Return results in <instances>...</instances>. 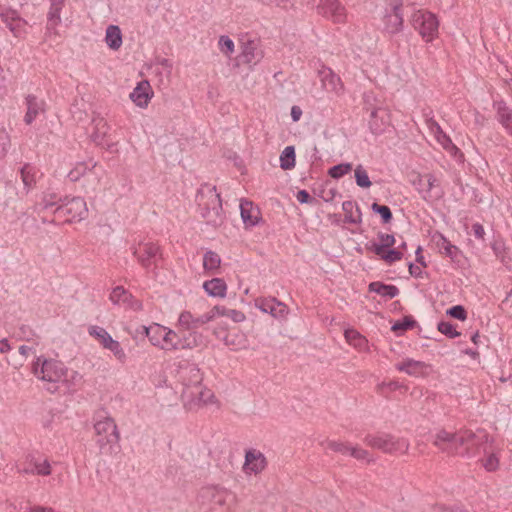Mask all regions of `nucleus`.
<instances>
[{"label":"nucleus","instance_id":"f257e3e1","mask_svg":"<svg viewBox=\"0 0 512 512\" xmlns=\"http://www.w3.org/2000/svg\"><path fill=\"white\" fill-rule=\"evenodd\" d=\"M140 329L152 346L166 352L193 350L206 345V339L201 332L179 335L175 330L159 323L142 325Z\"/></svg>","mask_w":512,"mask_h":512},{"label":"nucleus","instance_id":"f03ea898","mask_svg":"<svg viewBox=\"0 0 512 512\" xmlns=\"http://www.w3.org/2000/svg\"><path fill=\"white\" fill-rule=\"evenodd\" d=\"M32 373L40 381L46 382L57 387V384L63 383L70 389L82 376L77 371H71L60 361L47 359L44 356H38L32 363Z\"/></svg>","mask_w":512,"mask_h":512},{"label":"nucleus","instance_id":"7ed1b4c3","mask_svg":"<svg viewBox=\"0 0 512 512\" xmlns=\"http://www.w3.org/2000/svg\"><path fill=\"white\" fill-rule=\"evenodd\" d=\"M196 202L198 211L206 224L218 227L224 223L222 200L216 186L208 183L201 185L196 195Z\"/></svg>","mask_w":512,"mask_h":512},{"label":"nucleus","instance_id":"20e7f679","mask_svg":"<svg viewBox=\"0 0 512 512\" xmlns=\"http://www.w3.org/2000/svg\"><path fill=\"white\" fill-rule=\"evenodd\" d=\"M364 442L373 449L389 454H406L410 447V443L406 438L396 437L389 433L367 434Z\"/></svg>","mask_w":512,"mask_h":512},{"label":"nucleus","instance_id":"39448f33","mask_svg":"<svg viewBox=\"0 0 512 512\" xmlns=\"http://www.w3.org/2000/svg\"><path fill=\"white\" fill-rule=\"evenodd\" d=\"M96 443L101 453H109L114 445L118 444L120 435L113 418L103 417L94 424Z\"/></svg>","mask_w":512,"mask_h":512},{"label":"nucleus","instance_id":"423d86ee","mask_svg":"<svg viewBox=\"0 0 512 512\" xmlns=\"http://www.w3.org/2000/svg\"><path fill=\"white\" fill-rule=\"evenodd\" d=\"M130 249L137 262L146 270L156 266L162 258L161 247L153 241L135 240Z\"/></svg>","mask_w":512,"mask_h":512},{"label":"nucleus","instance_id":"0eeeda50","mask_svg":"<svg viewBox=\"0 0 512 512\" xmlns=\"http://www.w3.org/2000/svg\"><path fill=\"white\" fill-rule=\"evenodd\" d=\"M402 0H390L382 15L383 30L388 34H397L403 29Z\"/></svg>","mask_w":512,"mask_h":512},{"label":"nucleus","instance_id":"6e6552de","mask_svg":"<svg viewBox=\"0 0 512 512\" xmlns=\"http://www.w3.org/2000/svg\"><path fill=\"white\" fill-rule=\"evenodd\" d=\"M61 216H67V222H78L83 220L88 213L86 202L81 197L65 198L61 205L54 210Z\"/></svg>","mask_w":512,"mask_h":512},{"label":"nucleus","instance_id":"1a4fd4ad","mask_svg":"<svg viewBox=\"0 0 512 512\" xmlns=\"http://www.w3.org/2000/svg\"><path fill=\"white\" fill-rule=\"evenodd\" d=\"M412 25L415 30L426 40L431 41L438 32V21L430 12L416 11L412 15Z\"/></svg>","mask_w":512,"mask_h":512},{"label":"nucleus","instance_id":"9d476101","mask_svg":"<svg viewBox=\"0 0 512 512\" xmlns=\"http://www.w3.org/2000/svg\"><path fill=\"white\" fill-rule=\"evenodd\" d=\"M176 377L182 384V390H190L202 383L203 375L200 368L188 361H182L178 364Z\"/></svg>","mask_w":512,"mask_h":512},{"label":"nucleus","instance_id":"9b49d317","mask_svg":"<svg viewBox=\"0 0 512 512\" xmlns=\"http://www.w3.org/2000/svg\"><path fill=\"white\" fill-rule=\"evenodd\" d=\"M213 320L212 314L193 315L190 311H182L177 319L176 328L178 334L198 332L197 329Z\"/></svg>","mask_w":512,"mask_h":512},{"label":"nucleus","instance_id":"f8f14e48","mask_svg":"<svg viewBox=\"0 0 512 512\" xmlns=\"http://www.w3.org/2000/svg\"><path fill=\"white\" fill-rule=\"evenodd\" d=\"M317 12L335 24L347 22V10L339 0H320Z\"/></svg>","mask_w":512,"mask_h":512},{"label":"nucleus","instance_id":"ddd939ff","mask_svg":"<svg viewBox=\"0 0 512 512\" xmlns=\"http://www.w3.org/2000/svg\"><path fill=\"white\" fill-rule=\"evenodd\" d=\"M181 398L186 406L189 408H193L195 406L212 404L215 402L214 393L203 386V384H199L190 390H182Z\"/></svg>","mask_w":512,"mask_h":512},{"label":"nucleus","instance_id":"4468645a","mask_svg":"<svg viewBox=\"0 0 512 512\" xmlns=\"http://www.w3.org/2000/svg\"><path fill=\"white\" fill-rule=\"evenodd\" d=\"M255 307L276 319H285L289 313L288 306L275 297H259L255 299Z\"/></svg>","mask_w":512,"mask_h":512},{"label":"nucleus","instance_id":"2eb2a0df","mask_svg":"<svg viewBox=\"0 0 512 512\" xmlns=\"http://www.w3.org/2000/svg\"><path fill=\"white\" fill-rule=\"evenodd\" d=\"M18 472L22 474L48 476L51 474V465L46 458L28 455L24 462L18 466Z\"/></svg>","mask_w":512,"mask_h":512},{"label":"nucleus","instance_id":"dca6fc26","mask_svg":"<svg viewBox=\"0 0 512 512\" xmlns=\"http://www.w3.org/2000/svg\"><path fill=\"white\" fill-rule=\"evenodd\" d=\"M0 18L15 37H23L26 34L27 21L21 18L16 10L4 9L0 12Z\"/></svg>","mask_w":512,"mask_h":512},{"label":"nucleus","instance_id":"f3484780","mask_svg":"<svg viewBox=\"0 0 512 512\" xmlns=\"http://www.w3.org/2000/svg\"><path fill=\"white\" fill-rule=\"evenodd\" d=\"M481 439H487V433L484 430L473 432L471 430H463L450 436V451L454 450L460 455V448L466 446V442H477Z\"/></svg>","mask_w":512,"mask_h":512},{"label":"nucleus","instance_id":"a211bd4d","mask_svg":"<svg viewBox=\"0 0 512 512\" xmlns=\"http://www.w3.org/2000/svg\"><path fill=\"white\" fill-rule=\"evenodd\" d=\"M264 57L263 50L261 49L258 40H247L242 42L240 58L242 62L250 66L257 65Z\"/></svg>","mask_w":512,"mask_h":512},{"label":"nucleus","instance_id":"6ab92c4d","mask_svg":"<svg viewBox=\"0 0 512 512\" xmlns=\"http://www.w3.org/2000/svg\"><path fill=\"white\" fill-rule=\"evenodd\" d=\"M200 496L211 504L212 509H215L217 506L222 507L226 505L230 492L220 486H208L201 490Z\"/></svg>","mask_w":512,"mask_h":512},{"label":"nucleus","instance_id":"aec40b11","mask_svg":"<svg viewBox=\"0 0 512 512\" xmlns=\"http://www.w3.org/2000/svg\"><path fill=\"white\" fill-rule=\"evenodd\" d=\"M153 96V89L147 80L140 81L130 93V99L140 108H146Z\"/></svg>","mask_w":512,"mask_h":512},{"label":"nucleus","instance_id":"412c9836","mask_svg":"<svg viewBox=\"0 0 512 512\" xmlns=\"http://www.w3.org/2000/svg\"><path fill=\"white\" fill-rule=\"evenodd\" d=\"M25 104L27 107L26 113L24 115V122L27 125H31L36 118L45 113V101L39 99L35 95L29 94L25 97Z\"/></svg>","mask_w":512,"mask_h":512},{"label":"nucleus","instance_id":"4be33fe9","mask_svg":"<svg viewBox=\"0 0 512 512\" xmlns=\"http://www.w3.org/2000/svg\"><path fill=\"white\" fill-rule=\"evenodd\" d=\"M266 458L263 453L256 450H249L245 455L244 471L247 474H257L266 467Z\"/></svg>","mask_w":512,"mask_h":512},{"label":"nucleus","instance_id":"5701e85b","mask_svg":"<svg viewBox=\"0 0 512 512\" xmlns=\"http://www.w3.org/2000/svg\"><path fill=\"white\" fill-rule=\"evenodd\" d=\"M493 108L498 122L512 136V109L503 100L494 101Z\"/></svg>","mask_w":512,"mask_h":512},{"label":"nucleus","instance_id":"b1692460","mask_svg":"<svg viewBox=\"0 0 512 512\" xmlns=\"http://www.w3.org/2000/svg\"><path fill=\"white\" fill-rule=\"evenodd\" d=\"M322 87L330 92L340 94L343 91V84L338 75H336L330 68H323L319 72Z\"/></svg>","mask_w":512,"mask_h":512},{"label":"nucleus","instance_id":"393cba45","mask_svg":"<svg viewBox=\"0 0 512 512\" xmlns=\"http://www.w3.org/2000/svg\"><path fill=\"white\" fill-rule=\"evenodd\" d=\"M481 450L484 454L480 460L482 467L488 472L496 471L500 463V450L488 444L484 445Z\"/></svg>","mask_w":512,"mask_h":512},{"label":"nucleus","instance_id":"a878e982","mask_svg":"<svg viewBox=\"0 0 512 512\" xmlns=\"http://www.w3.org/2000/svg\"><path fill=\"white\" fill-rule=\"evenodd\" d=\"M223 343L233 351H239L248 348L247 336L239 330H230L222 338Z\"/></svg>","mask_w":512,"mask_h":512},{"label":"nucleus","instance_id":"bb28decb","mask_svg":"<svg viewBox=\"0 0 512 512\" xmlns=\"http://www.w3.org/2000/svg\"><path fill=\"white\" fill-rule=\"evenodd\" d=\"M203 289L211 297L224 298L227 294V284L222 278H212L205 281Z\"/></svg>","mask_w":512,"mask_h":512},{"label":"nucleus","instance_id":"cd10ccee","mask_svg":"<svg viewBox=\"0 0 512 512\" xmlns=\"http://www.w3.org/2000/svg\"><path fill=\"white\" fill-rule=\"evenodd\" d=\"M397 370L405 372L410 376H420L425 373L426 365L421 361L405 359L396 365Z\"/></svg>","mask_w":512,"mask_h":512},{"label":"nucleus","instance_id":"c85d7f7f","mask_svg":"<svg viewBox=\"0 0 512 512\" xmlns=\"http://www.w3.org/2000/svg\"><path fill=\"white\" fill-rule=\"evenodd\" d=\"M241 218L245 225L255 226L258 223V211L254 209L252 202L242 200L240 203Z\"/></svg>","mask_w":512,"mask_h":512},{"label":"nucleus","instance_id":"c756f323","mask_svg":"<svg viewBox=\"0 0 512 512\" xmlns=\"http://www.w3.org/2000/svg\"><path fill=\"white\" fill-rule=\"evenodd\" d=\"M20 177L24 186V194L27 195L36 184V169L31 164H24L20 169Z\"/></svg>","mask_w":512,"mask_h":512},{"label":"nucleus","instance_id":"7c9ffc66","mask_svg":"<svg viewBox=\"0 0 512 512\" xmlns=\"http://www.w3.org/2000/svg\"><path fill=\"white\" fill-rule=\"evenodd\" d=\"M122 33L117 25H109L106 28L105 43L114 51H117L122 46Z\"/></svg>","mask_w":512,"mask_h":512},{"label":"nucleus","instance_id":"2f4dec72","mask_svg":"<svg viewBox=\"0 0 512 512\" xmlns=\"http://www.w3.org/2000/svg\"><path fill=\"white\" fill-rule=\"evenodd\" d=\"M221 257L218 253L208 250L203 255V269L208 274H217L221 266Z\"/></svg>","mask_w":512,"mask_h":512},{"label":"nucleus","instance_id":"473e14b6","mask_svg":"<svg viewBox=\"0 0 512 512\" xmlns=\"http://www.w3.org/2000/svg\"><path fill=\"white\" fill-rule=\"evenodd\" d=\"M93 132L91 133L92 140L97 144H102L103 140L108 134L109 125L102 117H96L92 120Z\"/></svg>","mask_w":512,"mask_h":512},{"label":"nucleus","instance_id":"72a5a7b5","mask_svg":"<svg viewBox=\"0 0 512 512\" xmlns=\"http://www.w3.org/2000/svg\"><path fill=\"white\" fill-rule=\"evenodd\" d=\"M369 291L387 299H392L399 294V289L395 285H388L379 281L371 282L369 284Z\"/></svg>","mask_w":512,"mask_h":512},{"label":"nucleus","instance_id":"f704fd0d","mask_svg":"<svg viewBox=\"0 0 512 512\" xmlns=\"http://www.w3.org/2000/svg\"><path fill=\"white\" fill-rule=\"evenodd\" d=\"M342 209L345 212V222L358 224L361 222V213L359 207L353 201H344Z\"/></svg>","mask_w":512,"mask_h":512},{"label":"nucleus","instance_id":"c9c22d12","mask_svg":"<svg viewBox=\"0 0 512 512\" xmlns=\"http://www.w3.org/2000/svg\"><path fill=\"white\" fill-rule=\"evenodd\" d=\"M378 239L379 242H373L370 248L376 255H382L385 249L392 247L395 243V238L392 234L379 233Z\"/></svg>","mask_w":512,"mask_h":512},{"label":"nucleus","instance_id":"e433bc0d","mask_svg":"<svg viewBox=\"0 0 512 512\" xmlns=\"http://www.w3.org/2000/svg\"><path fill=\"white\" fill-rule=\"evenodd\" d=\"M96 167L94 162H78L68 173V178L71 181H78L81 177L86 175L92 169Z\"/></svg>","mask_w":512,"mask_h":512},{"label":"nucleus","instance_id":"4c0bfd02","mask_svg":"<svg viewBox=\"0 0 512 512\" xmlns=\"http://www.w3.org/2000/svg\"><path fill=\"white\" fill-rule=\"evenodd\" d=\"M491 442H492V439L490 438V436L488 434H487V439H481L477 442H474V441L466 442V446H464L463 448H460V455L468 456V457L475 456L480 452V450L482 449V447L484 445L489 444Z\"/></svg>","mask_w":512,"mask_h":512},{"label":"nucleus","instance_id":"58836bf2","mask_svg":"<svg viewBox=\"0 0 512 512\" xmlns=\"http://www.w3.org/2000/svg\"><path fill=\"white\" fill-rule=\"evenodd\" d=\"M104 349L109 350L119 363H126L128 359L127 354L123 347L121 346L120 342H118L117 340L113 338L109 340L108 344L105 345Z\"/></svg>","mask_w":512,"mask_h":512},{"label":"nucleus","instance_id":"ea45409f","mask_svg":"<svg viewBox=\"0 0 512 512\" xmlns=\"http://www.w3.org/2000/svg\"><path fill=\"white\" fill-rule=\"evenodd\" d=\"M295 148L287 146L280 155V167L284 170H290L295 167Z\"/></svg>","mask_w":512,"mask_h":512},{"label":"nucleus","instance_id":"a19ab883","mask_svg":"<svg viewBox=\"0 0 512 512\" xmlns=\"http://www.w3.org/2000/svg\"><path fill=\"white\" fill-rule=\"evenodd\" d=\"M88 333L90 336L94 337L103 348L108 344L109 340L112 339V336L107 332L106 329L97 325L90 326Z\"/></svg>","mask_w":512,"mask_h":512},{"label":"nucleus","instance_id":"79ce46f5","mask_svg":"<svg viewBox=\"0 0 512 512\" xmlns=\"http://www.w3.org/2000/svg\"><path fill=\"white\" fill-rule=\"evenodd\" d=\"M429 129L431 133L434 135L436 141L444 148H448V137L442 131L440 125L437 122L431 121L429 123Z\"/></svg>","mask_w":512,"mask_h":512},{"label":"nucleus","instance_id":"37998d69","mask_svg":"<svg viewBox=\"0 0 512 512\" xmlns=\"http://www.w3.org/2000/svg\"><path fill=\"white\" fill-rule=\"evenodd\" d=\"M10 147V135L4 127L0 126V160L6 157Z\"/></svg>","mask_w":512,"mask_h":512},{"label":"nucleus","instance_id":"c03bdc74","mask_svg":"<svg viewBox=\"0 0 512 512\" xmlns=\"http://www.w3.org/2000/svg\"><path fill=\"white\" fill-rule=\"evenodd\" d=\"M345 338L347 342L357 348H362L366 344L365 338L354 329H347L345 331Z\"/></svg>","mask_w":512,"mask_h":512},{"label":"nucleus","instance_id":"a18cd8bd","mask_svg":"<svg viewBox=\"0 0 512 512\" xmlns=\"http://www.w3.org/2000/svg\"><path fill=\"white\" fill-rule=\"evenodd\" d=\"M355 180L356 184L361 188H369L372 185L368 173L362 165H358L355 168Z\"/></svg>","mask_w":512,"mask_h":512},{"label":"nucleus","instance_id":"49530a36","mask_svg":"<svg viewBox=\"0 0 512 512\" xmlns=\"http://www.w3.org/2000/svg\"><path fill=\"white\" fill-rule=\"evenodd\" d=\"M218 46H219L220 51L227 57H231V55L235 51V45H234L233 40L229 36H226V35L220 36V38L218 40Z\"/></svg>","mask_w":512,"mask_h":512},{"label":"nucleus","instance_id":"de8ad7c7","mask_svg":"<svg viewBox=\"0 0 512 512\" xmlns=\"http://www.w3.org/2000/svg\"><path fill=\"white\" fill-rule=\"evenodd\" d=\"M352 170L351 163H341L331 167L328 171L330 177L334 179H339L344 175L348 174Z\"/></svg>","mask_w":512,"mask_h":512},{"label":"nucleus","instance_id":"09e8293b","mask_svg":"<svg viewBox=\"0 0 512 512\" xmlns=\"http://www.w3.org/2000/svg\"><path fill=\"white\" fill-rule=\"evenodd\" d=\"M129 297L128 291H126L122 286L115 287L110 293L109 299L114 304L125 303Z\"/></svg>","mask_w":512,"mask_h":512},{"label":"nucleus","instance_id":"8fccbe9b","mask_svg":"<svg viewBox=\"0 0 512 512\" xmlns=\"http://www.w3.org/2000/svg\"><path fill=\"white\" fill-rule=\"evenodd\" d=\"M371 209L373 212H375L381 216L382 222L384 224H387L392 220V212L388 206L379 205L378 203H373L371 206Z\"/></svg>","mask_w":512,"mask_h":512},{"label":"nucleus","instance_id":"3c124183","mask_svg":"<svg viewBox=\"0 0 512 512\" xmlns=\"http://www.w3.org/2000/svg\"><path fill=\"white\" fill-rule=\"evenodd\" d=\"M349 455L353 458L361 461L371 462L373 459L371 458L369 452L360 446H352L350 447Z\"/></svg>","mask_w":512,"mask_h":512},{"label":"nucleus","instance_id":"603ef678","mask_svg":"<svg viewBox=\"0 0 512 512\" xmlns=\"http://www.w3.org/2000/svg\"><path fill=\"white\" fill-rule=\"evenodd\" d=\"M63 202H64V200L58 198L55 194H45L43 196V199H42L40 205L42 206L43 209L48 210L53 207L57 208V206L61 205V203H63Z\"/></svg>","mask_w":512,"mask_h":512},{"label":"nucleus","instance_id":"864d4df0","mask_svg":"<svg viewBox=\"0 0 512 512\" xmlns=\"http://www.w3.org/2000/svg\"><path fill=\"white\" fill-rule=\"evenodd\" d=\"M326 447L334 452L341 453L343 455L349 454L351 445L346 442L340 441H328Z\"/></svg>","mask_w":512,"mask_h":512},{"label":"nucleus","instance_id":"5fc2aeb1","mask_svg":"<svg viewBox=\"0 0 512 512\" xmlns=\"http://www.w3.org/2000/svg\"><path fill=\"white\" fill-rule=\"evenodd\" d=\"M378 256L381 259H383L385 262L391 264V263L401 260L402 252H400L397 249L388 248V249L384 250V253H382V255H378Z\"/></svg>","mask_w":512,"mask_h":512},{"label":"nucleus","instance_id":"6e6d98bb","mask_svg":"<svg viewBox=\"0 0 512 512\" xmlns=\"http://www.w3.org/2000/svg\"><path fill=\"white\" fill-rule=\"evenodd\" d=\"M450 317L464 321L467 318V312L461 305H456L450 308Z\"/></svg>","mask_w":512,"mask_h":512},{"label":"nucleus","instance_id":"4d7b16f0","mask_svg":"<svg viewBox=\"0 0 512 512\" xmlns=\"http://www.w3.org/2000/svg\"><path fill=\"white\" fill-rule=\"evenodd\" d=\"M414 321L409 318H404L402 321H397L392 325V330L397 331H406L409 328L413 327Z\"/></svg>","mask_w":512,"mask_h":512},{"label":"nucleus","instance_id":"13d9d810","mask_svg":"<svg viewBox=\"0 0 512 512\" xmlns=\"http://www.w3.org/2000/svg\"><path fill=\"white\" fill-rule=\"evenodd\" d=\"M448 442V434L446 431L439 432L434 440V445L441 450H445Z\"/></svg>","mask_w":512,"mask_h":512},{"label":"nucleus","instance_id":"bf43d9fd","mask_svg":"<svg viewBox=\"0 0 512 512\" xmlns=\"http://www.w3.org/2000/svg\"><path fill=\"white\" fill-rule=\"evenodd\" d=\"M262 3L280 8H287L292 4V0H260Z\"/></svg>","mask_w":512,"mask_h":512},{"label":"nucleus","instance_id":"052dcab7","mask_svg":"<svg viewBox=\"0 0 512 512\" xmlns=\"http://www.w3.org/2000/svg\"><path fill=\"white\" fill-rule=\"evenodd\" d=\"M227 317L231 318L234 322H243L245 320V314L242 311L231 309L227 311Z\"/></svg>","mask_w":512,"mask_h":512},{"label":"nucleus","instance_id":"680f3d73","mask_svg":"<svg viewBox=\"0 0 512 512\" xmlns=\"http://www.w3.org/2000/svg\"><path fill=\"white\" fill-rule=\"evenodd\" d=\"M296 199L302 204L312 203L314 201V198H312L306 190H299L296 194Z\"/></svg>","mask_w":512,"mask_h":512},{"label":"nucleus","instance_id":"e2e57ef3","mask_svg":"<svg viewBox=\"0 0 512 512\" xmlns=\"http://www.w3.org/2000/svg\"><path fill=\"white\" fill-rule=\"evenodd\" d=\"M229 310L230 309H227L224 306H215L211 311L207 312L206 314H212L213 319L216 316H226L227 317V311H229Z\"/></svg>","mask_w":512,"mask_h":512},{"label":"nucleus","instance_id":"0e129e2a","mask_svg":"<svg viewBox=\"0 0 512 512\" xmlns=\"http://www.w3.org/2000/svg\"><path fill=\"white\" fill-rule=\"evenodd\" d=\"M19 353L25 357L35 353L34 345H21L19 347Z\"/></svg>","mask_w":512,"mask_h":512},{"label":"nucleus","instance_id":"69168bd1","mask_svg":"<svg viewBox=\"0 0 512 512\" xmlns=\"http://www.w3.org/2000/svg\"><path fill=\"white\" fill-rule=\"evenodd\" d=\"M302 116V110L299 106H293L291 108V117L294 122H297L300 120Z\"/></svg>","mask_w":512,"mask_h":512},{"label":"nucleus","instance_id":"338daca9","mask_svg":"<svg viewBox=\"0 0 512 512\" xmlns=\"http://www.w3.org/2000/svg\"><path fill=\"white\" fill-rule=\"evenodd\" d=\"M472 228H473L474 235L479 239H483V237L485 235L483 226L481 224L476 223L473 225Z\"/></svg>","mask_w":512,"mask_h":512},{"label":"nucleus","instance_id":"774afa93","mask_svg":"<svg viewBox=\"0 0 512 512\" xmlns=\"http://www.w3.org/2000/svg\"><path fill=\"white\" fill-rule=\"evenodd\" d=\"M59 12H60V5L57 4V3H52V6H51V9H50V12H49V18L52 19V18H60V15H59Z\"/></svg>","mask_w":512,"mask_h":512}]
</instances>
